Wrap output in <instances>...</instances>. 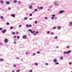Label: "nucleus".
Wrapping results in <instances>:
<instances>
[{"label":"nucleus","instance_id":"obj_1","mask_svg":"<svg viewBox=\"0 0 72 72\" xmlns=\"http://www.w3.org/2000/svg\"><path fill=\"white\" fill-rule=\"evenodd\" d=\"M52 16L53 17H51V19H54V18H55L54 17H55V15H52Z\"/></svg>","mask_w":72,"mask_h":72},{"label":"nucleus","instance_id":"obj_2","mask_svg":"<svg viewBox=\"0 0 72 72\" xmlns=\"http://www.w3.org/2000/svg\"><path fill=\"white\" fill-rule=\"evenodd\" d=\"M4 41L5 43H7L8 42V40L7 39H5Z\"/></svg>","mask_w":72,"mask_h":72},{"label":"nucleus","instance_id":"obj_3","mask_svg":"<svg viewBox=\"0 0 72 72\" xmlns=\"http://www.w3.org/2000/svg\"><path fill=\"white\" fill-rule=\"evenodd\" d=\"M64 11L63 10H61L59 12V13H64Z\"/></svg>","mask_w":72,"mask_h":72},{"label":"nucleus","instance_id":"obj_4","mask_svg":"<svg viewBox=\"0 0 72 72\" xmlns=\"http://www.w3.org/2000/svg\"><path fill=\"white\" fill-rule=\"evenodd\" d=\"M53 61L54 62V63H56V62H57V59L56 58L54 59L53 60Z\"/></svg>","mask_w":72,"mask_h":72},{"label":"nucleus","instance_id":"obj_5","mask_svg":"<svg viewBox=\"0 0 72 72\" xmlns=\"http://www.w3.org/2000/svg\"><path fill=\"white\" fill-rule=\"evenodd\" d=\"M23 39H26L27 38V36L26 35H24L23 36Z\"/></svg>","mask_w":72,"mask_h":72},{"label":"nucleus","instance_id":"obj_6","mask_svg":"<svg viewBox=\"0 0 72 72\" xmlns=\"http://www.w3.org/2000/svg\"><path fill=\"white\" fill-rule=\"evenodd\" d=\"M5 32H6V30H5V29H4V31H2V33H5Z\"/></svg>","mask_w":72,"mask_h":72},{"label":"nucleus","instance_id":"obj_7","mask_svg":"<svg viewBox=\"0 0 72 72\" xmlns=\"http://www.w3.org/2000/svg\"><path fill=\"white\" fill-rule=\"evenodd\" d=\"M11 17L15 18V15L14 14H12L11 15Z\"/></svg>","mask_w":72,"mask_h":72},{"label":"nucleus","instance_id":"obj_8","mask_svg":"<svg viewBox=\"0 0 72 72\" xmlns=\"http://www.w3.org/2000/svg\"><path fill=\"white\" fill-rule=\"evenodd\" d=\"M71 51L70 50L68 51L67 52V54H69V53H71Z\"/></svg>","mask_w":72,"mask_h":72},{"label":"nucleus","instance_id":"obj_9","mask_svg":"<svg viewBox=\"0 0 72 72\" xmlns=\"http://www.w3.org/2000/svg\"><path fill=\"white\" fill-rule=\"evenodd\" d=\"M57 28L58 30H60V29L61 28H60V26H57Z\"/></svg>","mask_w":72,"mask_h":72},{"label":"nucleus","instance_id":"obj_10","mask_svg":"<svg viewBox=\"0 0 72 72\" xmlns=\"http://www.w3.org/2000/svg\"><path fill=\"white\" fill-rule=\"evenodd\" d=\"M29 8H30V9H32V6H29Z\"/></svg>","mask_w":72,"mask_h":72},{"label":"nucleus","instance_id":"obj_11","mask_svg":"<svg viewBox=\"0 0 72 72\" xmlns=\"http://www.w3.org/2000/svg\"><path fill=\"white\" fill-rule=\"evenodd\" d=\"M64 53L65 54H67V51H64Z\"/></svg>","mask_w":72,"mask_h":72},{"label":"nucleus","instance_id":"obj_12","mask_svg":"<svg viewBox=\"0 0 72 72\" xmlns=\"http://www.w3.org/2000/svg\"><path fill=\"white\" fill-rule=\"evenodd\" d=\"M38 10L37 9H35L34 10V12H37Z\"/></svg>","mask_w":72,"mask_h":72},{"label":"nucleus","instance_id":"obj_13","mask_svg":"<svg viewBox=\"0 0 72 72\" xmlns=\"http://www.w3.org/2000/svg\"><path fill=\"white\" fill-rule=\"evenodd\" d=\"M63 59V57H61L60 58V60H62Z\"/></svg>","mask_w":72,"mask_h":72},{"label":"nucleus","instance_id":"obj_14","mask_svg":"<svg viewBox=\"0 0 72 72\" xmlns=\"http://www.w3.org/2000/svg\"><path fill=\"white\" fill-rule=\"evenodd\" d=\"M72 22H70V26H72Z\"/></svg>","mask_w":72,"mask_h":72},{"label":"nucleus","instance_id":"obj_15","mask_svg":"<svg viewBox=\"0 0 72 72\" xmlns=\"http://www.w3.org/2000/svg\"><path fill=\"white\" fill-rule=\"evenodd\" d=\"M4 60L3 59L0 58V61H3Z\"/></svg>","mask_w":72,"mask_h":72},{"label":"nucleus","instance_id":"obj_16","mask_svg":"<svg viewBox=\"0 0 72 72\" xmlns=\"http://www.w3.org/2000/svg\"><path fill=\"white\" fill-rule=\"evenodd\" d=\"M0 2H1V4H3V3H4V1H3L2 0L0 1Z\"/></svg>","mask_w":72,"mask_h":72},{"label":"nucleus","instance_id":"obj_17","mask_svg":"<svg viewBox=\"0 0 72 72\" xmlns=\"http://www.w3.org/2000/svg\"><path fill=\"white\" fill-rule=\"evenodd\" d=\"M17 2V1L16 0H14V3H16Z\"/></svg>","mask_w":72,"mask_h":72},{"label":"nucleus","instance_id":"obj_18","mask_svg":"<svg viewBox=\"0 0 72 72\" xmlns=\"http://www.w3.org/2000/svg\"><path fill=\"white\" fill-rule=\"evenodd\" d=\"M0 18H1V19H4V17H3V16H1Z\"/></svg>","mask_w":72,"mask_h":72},{"label":"nucleus","instance_id":"obj_19","mask_svg":"<svg viewBox=\"0 0 72 72\" xmlns=\"http://www.w3.org/2000/svg\"><path fill=\"white\" fill-rule=\"evenodd\" d=\"M37 64H38L37 63V62H36L35 64V66H37Z\"/></svg>","mask_w":72,"mask_h":72},{"label":"nucleus","instance_id":"obj_20","mask_svg":"<svg viewBox=\"0 0 72 72\" xmlns=\"http://www.w3.org/2000/svg\"><path fill=\"white\" fill-rule=\"evenodd\" d=\"M6 24H7V25H9V22L6 23Z\"/></svg>","mask_w":72,"mask_h":72},{"label":"nucleus","instance_id":"obj_21","mask_svg":"<svg viewBox=\"0 0 72 72\" xmlns=\"http://www.w3.org/2000/svg\"><path fill=\"white\" fill-rule=\"evenodd\" d=\"M12 35H15V32H13L12 33Z\"/></svg>","mask_w":72,"mask_h":72},{"label":"nucleus","instance_id":"obj_22","mask_svg":"<svg viewBox=\"0 0 72 72\" xmlns=\"http://www.w3.org/2000/svg\"><path fill=\"white\" fill-rule=\"evenodd\" d=\"M27 19V17H25L24 18V20H26V19Z\"/></svg>","mask_w":72,"mask_h":72},{"label":"nucleus","instance_id":"obj_23","mask_svg":"<svg viewBox=\"0 0 72 72\" xmlns=\"http://www.w3.org/2000/svg\"><path fill=\"white\" fill-rule=\"evenodd\" d=\"M37 54H40V52L39 51H37Z\"/></svg>","mask_w":72,"mask_h":72},{"label":"nucleus","instance_id":"obj_24","mask_svg":"<svg viewBox=\"0 0 72 72\" xmlns=\"http://www.w3.org/2000/svg\"><path fill=\"white\" fill-rule=\"evenodd\" d=\"M13 67H15L17 66V65H13Z\"/></svg>","mask_w":72,"mask_h":72},{"label":"nucleus","instance_id":"obj_25","mask_svg":"<svg viewBox=\"0 0 72 72\" xmlns=\"http://www.w3.org/2000/svg\"><path fill=\"white\" fill-rule=\"evenodd\" d=\"M10 3L9 2H8L7 3V4H9Z\"/></svg>","mask_w":72,"mask_h":72},{"label":"nucleus","instance_id":"obj_26","mask_svg":"<svg viewBox=\"0 0 72 72\" xmlns=\"http://www.w3.org/2000/svg\"><path fill=\"white\" fill-rule=\"evenodd\" d=\"M55 64H59V63L58 62H56L55 63Z\"/></svg>","mask_w":72,"mask_h":72},{"label":"nucleus","instance_id":"obj_27","mask_svg":"<svg viewBox=\"0 0 72 72\" xmlns=\"http://www.w3.org/2000/svg\"><path fill=\"white\" fill-rule=\"evenodd\" d=\"M29 26L28 25V24L26 25V27H28Z\"/></svg>","mask_w":72,"mask_h":72},{"label":"nucleus","instance_id":"obj_28","mask_svg":"<svg viewBox=\"0 0 72 72\" xmlns=\"http://www.w3.org/2000/svg\"><path fill=\"white\" fill-rule=\"evenodd\" d=\"M45 65H46V66H48V63H46L45 64Z\"/></svg>","mask_w":72,"mask_h":72},{"label":"nucleus","instance_id":"obj_29","mask_svg":"<svg viewBox=\"0 0 72 72\" xmlns=\"http://www.w3.org/2000/svg\"><path fill=\"white\" fill-rule=\"evenodd\" d=\"M39 33V32L38 31H36L35 32V33Z\"/></svg>","mask_w":72,"mask_h":72},{"label":"nucleus","instance_id":"obj_30","mask_svg":"<svg viewBox=\"0 0 72 72\" xmlns=\"http://www.w3.org/2000/svg\"><path fill=\"white\" fill-rule=\"evenodd\" d=\"M37 21H35V24H37Z\"/></svg>","mask_w":72,"mask_h":72},{"label":"nucleus","instance_id":"obj_31","mask_svg":"<svg viewBox=\"0 0 72 72\" xmlns=\"http://www.w3.org/2000/svg\"><path fill=\"white\" fill-rule=\"evenodd\" d=\"M57 38H57V37H56L55 38V39H57Z\"/></svg>","mask_w":72,"mask_h":72},{"label":"nucleus","instance_id":"obj_32","mask_svg":"<svg viewBox=\"0 0 72 72\" xmlns=\"http://www.w3.org/2000/svg\"><path fill=\"white\" fill-rule=\"evenodd\" d=\"M33 71L32 70H30V72H32Z\"/></svg>","mask_w":72,"mask_h":72},{"label":"nucleus","instance_id":"obj_33","mask_svg":"<svg viewBox=\"0 0 72 72\" xmlns=\"http://www.w3.org/2000/svg\"><path fill=\"white\" fill-rule=\"evenodd\" d=\"M51 35H54V33H51Z\"/></svg>","mask_w":72,"mask_h":72},{"label":"nucleus","instance_id":"obj_34","mask_svg":"<svg viewBox=\"0 0 72 72\" xmlns=\"http://www.w3.org/2000/svg\"><path fill=\"white\" fill-rule=\"evenodd\" d=\"M69 64H70V65H71V64H72V63L69 62Z\"/></svg>","mask_w":72,"mask_h":72},{"label":"nucleus","instance_id":"obj_35","mask_svg":"<svg viewBox=\"0 0 72 72\" xmlns=\"http://www.w3.org/2000/svg\"><path fill=\"white\" fill-rule=\"evenodd\" d=\"M20 3H21V2L19 1L18 2V4H20Z\"/></svg>","mask_w":72,"mask_h":72},{"label":"nucleus","instance_id":"obj_36","mask_svg":"<svg viewBox=\"0 0 72 72\" xmlns=\"http://www.w3.org/2000/svg\"><path fill=\"white\" fill-rule=\"evenodd\" d=\"M20 71L19 70H18L17 71V72H19Z\"/></svg>","mask_w":72,"mask_h":72},{"label":"nucleus","instance_id":"obj_37","mask_svg":"<svg viewBox=\"0 0 72 72\" xmlns=\"http://www.w3.org/2000/svg\"><path fill=\"white\" fill-rule=\"evenodd\" d=\"M3 30V28H0V30Z\"/></svg>","mask_w":72,"mask_h":72},{"label":"nucleus","instance_id":"obj_38","mask_svg":"<svg viewBox=\"0 0 72 72\" xmlns=\"http://www.w3.org/2000/svg\"><path fill=\"white\" fill-rule=\"evenodd\" d=\"M14 44H17V42H14Z\"/></svg>","mask_w":72,"mask_h":72},{"label":"nucleus","instance_id":"obj_39","mask_svg":"<svg viewBox=\"0 0 72 72\" xmlns=\"http://www.w3.org/2000/svg\"><path fill=\"white\" fill-rule=\"evenodd\" d=\"M35 31H34L33 32V33H35Z\"/></svg>","mask_w":72,"mask_h":72},{"label":"nucleus","instance_id":"obj_40","mask_svg":"<svg viewBox=\"0 0 72 72\" xmlns=\"http://www.w3.org/2000/svg\"><path fill=\"white\" fill-rule=\"evenodd\" d=\"M33 55L35 56L36 55V54L35 53H33Z\"/></svg>","mask_w":72,"mask_h":72},{"label":"nucleus","instance_id":"obj_41","mask_svg":"<svg viewBox=\"0 0 72 72\" xmlns=\"http://www.w3.org/2000/svg\"><path fill=\"white\" fill-rule=\"evenodd\" d=\"M32 26V25H29V27H31Z\"/></svg>","mask_w":72,"mask_h":72},{"label":"nucleus","instance_id":"obj_42","mask_svg":"<svg viewBox=\"0 0 72 72\" xmlns=\"http://www.w3.org/2000/svg\"><path fill=\"white\" fill-rule=\"evenodd\" d=\"M55 28H56V27H54V28H53V29H55Z\"/></svg>","mask_w":72,"mask_h":72},{"label":"nucleus","instance_id":"obj_43","mask_svg":"<svg viewBox=\"0 0 72 72\" xmlns=\"http://www.w3.org/2000/svg\"><path fill=\"white\" fill-rule=\"evenodd\" d=\"M67 48H69V46H67Z\"/></svg>","mask_w":72,"mask_h":72},{"label":"nucleus","instance_id":"obj_44","mask_svg":"<svg viewBox=\"0 0 72 72\" xmlns=\"http://www.w3.org/2000/svg\"><path fill=\"white\" fill-rule=\"evenodd\" d=\"M17 39H19V36H18L17 37Z\"/></svg>","mask_w":72,"mask_h":72},{"label":"nucleus","instance_id":"obj_45","mask_svg":"<svg viewBox=\"0 0 72 72\" xmlns=\"http://www.w3.org/2000/svg\"><path fill=\"white\" fill-rule=\"evenodd\" d=\"M45 19H48V17H45Z\"/></svg>","mask_w":72,"mask_h":72},{"label":"nucleus","instance_id":"obj_46","mask_svg":"<svg viewBox=\"0 0 72 72\" xmlns=\"http://www.w3.org/2000/svg\"><path fill=\"white\" fill-rule=\"evenodd\" d=\"M32 14H30V16H32Z\"/></svg>","mask_w":72,"mask_h":72},{"label":"nucleus","instance_id":"obj_47","mask_svg":"<svg viewBox=\"0 0 72 72\" xmlns=\"http://www.w3.org/2000/svg\"><path fill=\"white\" fill-rule=\"evenodd\" d=\"M42 8H43V7H41L40 8L41 9H42Z\"/></svg>","mask_w":72,"mask_h":72},{"label":"nucleus","instance_id":"obj_48","mask_svg":"<svg viewBox=\"0 0 72 72\" xmlns=\"http://www.w3.org/2000/svg\"><path fill=\"white\" fill-rule=\"evenodd\" d=\"M30 32L31 33H33L32 30V31H31Z\"/></svg>","mask_w":72,"mask_h":72},{"label":"nucleus","instance_id":"obj_49","mask_svg":"<svg viewBox=\"0 0 72 72\" xmlns=\"http://www.w3.org/2000/svg\"><path fill=\"white\" fill-rule=\"evenodd\" d=\"M37 8L38 9H40V7H38Z\"/></svg>","mask_w":72,"mask_h":72},{"label":"nucleus","instance_id":"obj_50","mask_svg":"<svg viewBox=\"0 0 72 72\" xmlns=\"http://www.w3.org/2000/svg\"><path fill=\"white\" fill-rule=\"evenodd\" d=\"M32 30H28V31L29 32H31V31Z\"/></svg>","mask_w":72,"mask_h":72},{"label":"nucleus","instance_id":"obj_51","mask_svg":"<svg viewBox=\"0 0 72 72\" xmlns=\"http://www.w3.org/2000/svg\"><path fill=\"white\" fill-rule=\"evenodd\" d=\"M10 28H11V29H12L13 28V27L12 26Z\"/></svg>","mask_w":72,"mask_h":72},{"label":"nucleus","instance_id":"obj_52","mask_svg":"<svg viewBox=\"0 0 72 72\" xmlns=\"http://www.w3.org/2000/svg\"><path fill=\"white\" fill-rule=\"evenodd\" d=\"M21 25H19V27H21Z\"/></svg>","mask_w":72,"mask_h":72},{"label":"nucleus","instance_id":"obj_53","mask_svg":"<svg viewBox=\"0 0 72 72\" xmlns=\"http://www.w3.org/2000/svg\"><path fill=\"white\" fill-rule=\"evenodd\" d=\"M8 10H10V8H8Z\"/></svg>","mask_w":72,"mask_h":72},{"label":"nucleus","instance_id":"obj_54","mask_svg":"<svg viewBox=\"0 0 72 72\" xmlns=\"http://www.w3.org/2000/svg\"><path fill=\"white\" fill-rule=\"evenodd\" d=\"M49 33H50V32H47V33H48V34Z\"/></svg>","mask_w":72,"mask_h":72},{"label":"nucleus","instance_id":"obj_55","mask_svg":"<svg viewBox=\"0 0 72 72\" xmlns=\"http://www.w3.org/2000/svg\"><path fill=\"white\" fill-rule=\"evenodd\" d=\"M18 32H16V34H18Z\"/></svg>","mask_w":72,"mask_h":72},{"label":"nucleus","instance_id":"obj_56","mask_svg":"<svg viewBox=\"0 0 72 72\" xmlns=\"http://www.w3.org/2000/svg\"><path fill=\"white\" fill-rule=\"evenodd\" d=\"M16 59H19V57L17 58H16Z\"/></svg>","mask_w":72,"mask_h":72},{"label":"nucleus","instance_id":"obj_57","mask_svg":"<svg viewBox=\"0 0 72 72\" xmlns=\"http://www.w3.org/2000/svg\"><path fill=\"white\" fill-rule=\"evenodd\" d=\"M30 20H32V18H30Z\"/></svg>","mask_w":72,"mask_h":72},{"label":"nucleus","instance_id":"obj_58","mask_svg":"<svg viewBox=\"0 0 72 72\" xmlns=\"http://www.w3.org/2000/svg\"><path fill=\"white\" fill-rule=\"evenodd\" d=\"M14 38H15L16 37V36H14Z\"/></svg>","mask_w":72,"mask_h":72},{"label":"nucleus","instance_id":"obj_59","mask_svg":"<svg viewBox=\"0 0 72 72\" xmlns=\"http://www.w3.org/2000/svg\"><path fill=\"white\" fill-rule=\"evenodd\" d=\"M26 54H28V53H27V52L26 53Z\"/></svg>","mask_w":72,"mask_h":72},{"label":"nucleus","instance_id":"obj_60","mask_svg":"<svg viewBox=\"0 0 72 72\" xmlns=\"http://www.w3.org/2000/svg\"><path fill=\"white\" fill-rule=\"evenodd\" d=\"M17 40V39H15L14 40V41H16Z\"/></svg>","mask_w":72,"mask_h":72},{"label":"nucleus","instance_id":"obj_61","mask_svg":"<svg viewBox=\"0 0 72 72\" xmlns=\"http://www.w3.org/2000/svg\"><path fill=\"white\" fill-rule=\"evenodd\" d=\"M15 71H12V72H15Z\"/></svg>","mask_w":72,"mask_h":72},{"label":"nucleus","instance_id":"obj_62","mask_svg":"<svg viewBox=\"0 0 72 72\" xmlns=\"http://www.w3.org/2000/svg\"><path fill=\"white\" fill-rule=\"evenodd\" d=\"M48 11H49V10H50L48 9Z\"/></svg>","mask_w":72,"mask_h":72},{"label":"nucleus","instance_id":"obj_63","mask_svg":"<svg viewBox=\"0 0 72 72\" xmlns=\"http://www.w3.org/2000/svg\"><path fill=\"white\" fill-rule=\"evenodd\" d=\"M34 35H36V34H34Z\"/></svg>","mask_w":72,"mask_h":72},{"label":"nucleus","instance_id":"obj_64","mask_svg":"<svg viewBox=\"0 0 72 72\" xmlns=\"http://www.w3.org/2000/svg\"><path fill=\"white\" fill-rule=\"evenodd\" d=\"M1 45H2L3 44V43H1Z\"/></svg>","mask_w":72,"mask_h":72}]
</instances>
